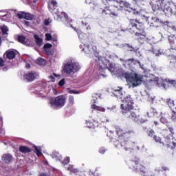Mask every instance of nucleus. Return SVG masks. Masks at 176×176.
Here are the masks:
<instances>
[{"label":"nucleus","instance_id":"f257e3e1","mask_svg":"<svg viewBox=\"0 0 176 176\" xmlns=\"http://www.w3.org/2000/svg\"><path fill=\"white\" fill-rule=\"evenodd\" d=\"M110 71L116 75H121L122 78H124V79L126 80V83L129 89H131V87H137V86H140V85L142 83V80H144V76L138 74L130 73L129 72L122 71L121 69H118V71L117 68H111Z\"/></svg>","mask_w":176,"mask_h":176},{"label":"nucleus","instance_id":"f03ea898","mask_svg":"<svg viewBox=\"0 0 176 176\" xmlns=\"http://www.w3.org/2000/svg\"><path fill=\"white\" fill-rule=\"evenodd\" d=\"M122 88L120 89H114L113 94L120 98L122 104H121V109L123 115H126V113H129L131 109H133V104L134 102L133 101V98L130 95L126 94L124 93H122Z\"/></svg>","mask_w":176,"mask_h":176},{"label":"nucleus","instance_id":"7ed1b4c3","mask_svg":"<svg viewBox=\"0 0 176 176\" xmlns=\"http://www.w3.org/2000/svg\"><path fill=\"white\" fill-rule=\"evenodd\" d=\"M148 85L149 86H155L157 85L159 87H162L163 89H168L171 86H176V80L170 79H162V78L153 77L152 79L148 80Z\"/></svg>","mask_w":176,"mask_h":176},{"label":"nucleus","instance_id":"20e7f679","mask_svg":"<svg viewBox=\"0 0 176 176\" xmlns=\"http://www.w3.org/2000/svg\"><path fill=\"white\" fill-rule=\"evenodd\" d=\"M80 69V65L79 63L74 60L73 59L67 60L63 65V72L66 75L74 74Z\"/></svg>","mask_w":176,"mask_h":176},{"label":"nucleus","instance_id":"39448f33","mask_svg":"<svg viewBox=\"0 0 176 176\" xmlns=\"http://www.w3.org/2000/svg\"><path fill=\"white\" fill-rule=\"evenodd\" d=\"M48 8L50 12L52 13L54 19H56V20H60V19H63V17L67 19V16L65 12H60L58 10H56V8H57V1H56V0H50L48 2Z\"/></svg>","mask_w":176,"mask_h":176},{"label":"nucleus","instance_id":"423d86ee","mask_svg":"<svg viewBox=\"0 0 176 176\" xmlns=\"http://www.w3.org/2000/svg\"><path fill=\"white\" fill-rule=\"evenodd\" d=\"M67 99L64 96H58L56 98H52L50 99V105L52 109H60L65 105Z\"/></svg>","mask_w":176,"mask_h":176},{"label":"nucleus","instance_id":"0eeeda50","mask_svg":"<svg viewBox=\"0 0 176 176\" xmlns=\"http://www.w3.org/2000/svg\"><path fill=\"white\" fill-rule=\"evenodd\" d=\"M98 63H99V65H100L99 76L100 78H101V76H102L103 78H106L107 72L109 71V69L108 68V64H107L108 60H105V58H101L98 59Z\"/></svg>","mask_w":176,"mask_h":176},{"label":"nucleus","instance_id":"6e6552de","mask_svg":"<svg viewBox=\"0 0 176 176\" xmlns=\"http://www.w3.org/2000/svg\"><path fill=\"white\" fill-rule=\"evenodd\" d=\"M119 11V8L116 6H111L109 7H106L105 9L102 10V14H113V16H118V12Z\"/></svg>","mask_w":176,"mask_h":176},{"label":"nucleus","instance_id":"1a4fd4ad","mask_svg":"<svg viewBox=\"0 0 176 176\" xmlns=\"http://www.w3.org/2000/svg\"><path fill=\"white\" fill-rule=\"evenodd\" d=\"M18 19H25V20H34L35 16L30 12H21L17 14Z\"/></svg>","mask_w":176,"mask_h":176},{"label":"nucleus","instance_id":"9d476101","mask_svg":"<svg viewBox=\"0 0 176 176\" xmlns=\"http://www.w3.org/2000/svg\"><path fill=\"white\" fill-rule=\"evenodd\" d=\"M125 64L129 65V67H133V65H137V64L140 65V67L142 69H144V65H141V62L138 60L129 59L125 61Z\"/></svg>","mask_w":176,"mask_h":176},{"label":"nucleus","instance_id":"9b49d317","mask_svg":"<svg viewBox=\"0 0 176 176\" xmlns=\"http://www.w3.org/2000/svg\"><path fill=\"white\" fill-rule=\"evenodd\" d=\"M82 52H85L87 54H96V52H97V47L94 46L90 50V46L85 45V47H82Z\"/></svg>","mask_w":176,"mask_h":176},{"label":"nucleus","instance_id":"f8f14e48","mask_svg":"<svg viewBox=\"0 0 176 176\" xmlns=\"http://www.w3.org/2000/svg\"><path fill=\"white\" fill-rule=\"evenodd\" d=\"M45 92L47 96H49V94H58V92L54 89L53 85H46Z\"/></svg>","mask_w":176,"mask_h":176},{"label":"nucleus","instance_id":"ddd939ff","mask_svg":"<svg viewBox=\"0 0 176 176\" xmlns=\"http://www.w3.org/2000/svg\"><path fill=\"white\" fill-rule=\"evenodd\" d=\"M97 101V98H94L91 100V109H95V111H100V112H105V108L102 107H98L96 105L95 102Z\"/></svg>","mask_w":176,"mask_h":176},{"label":"nucleus","instance_id":"4468645a","mask_svg":"<svg viewBox=\"0 0 176 176\" xmlns=\"http://www.w3.org/2000/svg\"><path fill=\"white\" fill-rule=\"evenodd\" d=\"M1 160L2 162H3V163L9 164L10 163H12V162H13V156H12V155L10 154H4L2 156Z\"/></svg>","mask_w":176,"mask_h":176},{"label":"nucleus","instance_id":"2eb2a0df","mask_svg":"<svg viewBox=\"0 0 176 176\" xmlns=\"http://www.w3.org/2000/svg\"><path fill=\"white\" fill-rule=\"evenodd\" d=\"M113 3H118L120 8H129L130 4L126 1H123L122 0H113Z\"/></svg>","mask_w":176,"mask_h":176},{"label":"nucleus","instance_id":"dca6fc26","mask_svg":"<svg viewBox=\"0 0 176 176\" xmlns=\"http://www.w3.org/2000/svg\"><path fill=\"white\" fill-rule=\"evenodd\" d=\"M137 23H135V21L132 20L131 21V23L129 24V32H131V34H133V32H135V31H137L138 30V28H137Z\"/></svg>","mask_w":176,"mask_h":176},{"label":"nucleus","instance_id":"f3484780","mask_svg":"<svg viewBox=\"0 0 176 176\" xmlns=\"http://www.w3.org/2000/svg\"><path fill=\"white\" fill-rule=\"evenodd\" d=\"M93 122H91V120H87L86 126L89 129H96V127H98V126H100L99 124H97L98 122L96 121L93 120Z\"/></svg>","mask_w":176,"mask_h":176},{"label":"nucleus","instance_id":"a211bd4d","mask_svg":"<svg viewBox=\"0 0 176 176\" xmlns=\"http://www.w3.org/2000/svg\"><path fill=\"white\" fill-rule=\"evenodd\" d=\"M52 47H53V45L50 43H46L44 45V52L48 56L52 54Z\"/></svg>","mask_w":176,"mask_h":176},{"label":"nucleus","instance_id":"6ab92c4d","mask_svg":"<svg viewBox=\"0 0 176 176\" xmlns=\"http://www.w3.org/2000/svg\"><path fill=\"white\" fill-rule=\"evenodd\" d=\"M24 79L27 82H32L35 79V74L32 72H29L24 76Z\"/></svg>","mask_w":176,"mask_h":176},{"label":"nucleus","instance_id":"aec40b11","mask_svg":"<svg viewBox=\"0 0 176 176\" xmlns=\"http://www.w3.org/2000/svg\"><path fill=\"white\" fill-rule=\"evenodd\" d=\"M6 54L7 58H8L9 60H13V58L16 57V51L10 50L6 52Z\"/></svg>","mask_w":176,"mask_h":176},{"label":"nucleus","instance_id":"412c9836","mask_svg":"<svg viewBox=\"0 0 176 176\" xmlns=\"http://www.w3.org/2000/svg\"><path fill=\"white\" fill-rule=\"evenodd\" d=\"M117 134H118V137H129V133L126 132V131H124L120 128H118L117 129Z\"/></svg>","mask_w":176,"mask_h":176},{"label":"nucleus","instance_id":"4be33fe9","mask_svg":"<svg viewBox=\"0 0 176 176\" xmlns=\"http://www.w3.org/2000/svg\"><path fill=\"white\" fill-rule=\"evenodd\" d=\"M68 171H70V173H74V174H76V175H80V174H83L82 172L78 171V169L74 168V166L69 165V167H67Z\"/></svg>","mask_w":176,"mask_h":176},{"label":"nucleus","instance_id":"5701e85b","mask_svg":"<svg viewBox=\"0 0 176 176\" xmlns=\"http://www.w3.org/2000/svg\"><path fill=\"white\" fill-rule=\"evenodd\" d=\"M169 42L173 50H176V38L175 36H169Z\"/></svg>","mask_w":176,"mask_h":176},{"label":"nucleus","instance_id":"b1692460","mask_svg":"<svg viewBox=\"0 0 176 176\" xmlns=\"http://www.w3.org/2000/svg\"><path fill=\"white\" fill-rule=\"evenodd\" d=\"M34 38L37 46H42V45H43V39L41 38L39 36L34 34Z\"/></svg>","mask_w":176,"mask_h":176},{"label":"nucleus","instance_id":"393cba45","mask_svg":"<svg viewBox=\"0 0 176 176\" xmlns=\"http://www.w3.org/2000/svg\"><path fill=\"white\" fill-rule=\"evenodd\" d=\"M76 31H77L79 39H80L81 41H86V39H87V34L80 32V30H76Z\"/></svg>","mask_w":176,"mask_h":176},{"label":"nucleus","instance_id":"a878e982","mask_svg":"<svg viewBox=\"0 0 176 176\" xmlns=\"http://www.w3.org/2000/svg\"><path fill=\"white\" fill-rule=\"evenodd\" d=\"M52 159H54L55 160H61L62 157L61 155L58 152H54L52 155Z\"/></svg>","mask_w":176,"mask_h":176},{"label":"nucleus","instance_id":"bb28decb","mask_svg":"<svg viewBox=\"0 0 176 176\" xmlns=\"http://www.w3.org/2000/svg\"><path fill=\"white\" fill-rule=\"evenodd\" d=\"M146 115L148 118H152V116H157V111H156L155 109H151L150 112H147Z\"/></svg>","mask_w":176,"mask_h":176},{"label":"nucleus","instance_id":"cd10ccee","mask_svg":"<svg viewBox=\"0 0 176 176\" xmlns=\"http://www.w3.org/2000/svg\"><path fill=\"white\" fill-rule=\"evenodd\" d=\"M18 41L20 42V43H22L23 45H28V43L27 42V39H25V37L23 36H18Z\"/></svg>","mask_w":176,"mask_h":176},{"label":"nucleus","instance_id":"c85d7f7f","mask_svg":"<svg viewBox=\"0 0 176 176\" xmlns=\"http://www.w3.org/2000/svg\"><path fill=\"white\" fill-rule=\"evenodd\" d=\"M34 153L37 156H42V148L41 146H34Z\"/></svg>","mask_w":176,"mask_h":176},{"label":"nucleus","instance_id":"c756f323","mask_svg":"<svg viewBox=\"0 0 176 176\" xmlns=\"http://www.w3.org/2000/svg\"><path fill=\"white\" fill-rule=\"evenodd\" d=\"M19 149L22 153H30L31 152V149L24 146H21Z\"/></svg>","mask_w":176,"mask_h":176},{"label":"nucleus","instance_id":"7c9ffc66","mask_svg":"<svg viewBox=\"0 0 176 176\" xmlns=\"http://www.w3.org/2000/svg\"><path fill=\"white\" fill-rule=\"evenodd\" d=\"M1 30L2 31L3 35H8V32H9V28L8 26L3 25L1 27Z\"/></svg>","mask_w":176,"mask_h":176},{"label":"nucleus","instance_id":"2f4dec72","mask_svg":"<svg viewBox=\"0 0 176 176\" xmlns=\"http://www.w3.org/2000/svg\"><path fill=\"white\" fill-rule=\"evenodd\" d=\"M36 64H38V65H45L46 60L42 58H39L36 60Z\"/></svg>","mask_w":176,"mask_h":176},{"label":"nucleus","instance_id":"473e14b6","mask_svg":"<svg viewBox=\"0 0 176 176\" xmlns=\"http://www.w3.org/2000/svg\"><path fill=\"white\" fill-rule=\"evenodd\" d=\"M172 144L173 146L171 145L170 140L168 142V139H167L166 145L168 146V148H171V149H174V148H175L176 143L174 142H172Z\"/></svg>","mask_w":176,"mask_h":176},{"label":"nucleus","instance_id":"72a5a7b5","mask_svg":"<svg viewBox=\"0 0 176 176\" xmlns=\"http://www.w3.org/2000/svg\"><path fill=\"white\" fill-rule=\"evenodd\" d=\"M131 116L132 119H133V120H136L137 122H138V118H140V116H137V114H135V113L131 112Z\"/></svg>","mask_w":176,"mask_h":176},{"label":"nucleus","instance_id":"f704fd0d","mask_svg":"<svg viewBox=\"0 0 176 176\" xmlns=\"http://www.w3.org/2000/svg\"><path fill=\"white\" fill-rule=\"evenodd\" d=\"M166 103L168 104V105H169L170 108H171L172 107H174V100L171 99H168L166 100Z\"/></svg>","mask_w":176,"mask_h":176},{"label":"nucleus","instance_id":"c9c22d12","mask_svg":"<svg viewBox=\"0 0 176 176\" xmlns=\"http://www.w3.org/2000/svg\"><path fill=\"white\" fill-rule=\"evenodd\" d=\"M68 92L69 94H79V91L71 89H67Z\"/></svg>","mask_w":176,"mask_h":176},{"label":"nucleus","instance_id":"e433bc0d","mask_svg":"<svg viewBox=\"0 0 176 176\" xmlns=\"http://www.w3.org/2000/svg\"><path fill=\"white\" fill-rule=\"evenodd\" d=\"M50 82H56V78H54V76H48V81H47V82L49 83Z\"/></svg>","mask_w":176,"mask_h":176},{"label":"nucleus","instance_id":"4c0bfd02","mask_svg":"<svg viewBox=\"0 0 176 176\" xmlns=\"http://www.w3.org/2000/svg\"><path fill=\"white\" fill-rule=\"evenodd\" d=\"M169 60H170V63H175L176 56L174 55H171L170 56H169Z\"/></svg>","mask_w":176,"mask_h":176},{"label":"nucleus","instance_id":"58836bf2","mask_svg":"<svg viewBox=\"0 0 176 176\" xmlns=\"http://www.w3.org/2000/svg\"><path fill=\"white\" fill-rule=\"evenodd\" d=\"M171 119L173 122H176V113L175 111H173L171 114Z\"/></svg>","mask_w":176,"mask_h":176},{"label":"nucleus","instance_id":"ea45409f","mask_svg":"<svg viewBox=\"0 0 176 176\" xmlns=\"http://www.w3.org/2000/svg\"><path fill=\"white\" fill-rule=\"evenodd\" d=\"M68 163H69V157H67L64 162H62V164H63V166H65V164H68Z\"/></svg>","mask_w":176,"mask_h":176},{"label":"nucleus","instance_id":"a19ab883","mask_svg":"<svg viewBox=\"0 0 176 176\" xmlns=\"http://www.w3.org/2000/svg\"><path fill=\"white\" fill-rule=\"evenodd\" d=\"M45 39L46 41H52V34L47 33L45 34Z\"/></svg>","mask_w":176,"mask_h":176},{"label":"nucleus","instance_id":"79ce46f5","mask_svg":"<svg viewBox=\"0 0 176 176\" xmlns=\"http://www.w3.org/2000/svg\"><path fill=\"white\" fill-rule=\"evenodd\" d=\"M6 16H8V12L0 11V17H6Z\"/></svg>","mask_w":176,"mask_h":176},{"label":"nucleus","instance_id":"37998d69","mask_svg":"<svg viewBox=\"0 0 176 176\" xmlns=\"http://www.w3.org/2000/svg\"><path fill=\"white\" fill-rule=\"evenodd\" d=\"M52 23V20L50 19H45L44 21L45 25H49Z\"/></svg>","mask_w":176,"mask_h":176},{"label":"nucleus","instance_id":"c03bdc74","mask_svg":"<svg viewBox=\"0 0 176 176\" xmlns=\"http://www.w3.org/2000/svg\"><path fill=\"white\" fill-rule=\"evenodd\" d=\"M135 35L136 36H143L144 38V36H145V32H143L142 33H140L138 32H136Z\"/></svg>","mask_w":176,"mask_h":176},{"label":"nucleus","instance_id":"a18cd8bd","mask_svg":"<svg viewBox=\"0 0 176 176\" xmlns=\"http://www.w3.org/2000/svg\"><path fill=\"white\" fill-rule=\"evenodd\" d=\"M154 140L155 142H159L160 144H162V139L160 138H157V136H154Z\"/></svg>","mask_w":176,"mask_h":176},{"label":"nucleus","instance_id":"49530a36","mask_svg":"<svg viewBox=\"0 0 176 176\" xmlns=\"http://www.w3.org/2000/svg\"><path fill=\"white\" fill-rule=\"evenodd\" d=\"M59 86H64V85H65V79H62L59 81L58 82Z\"/></svg>","mask_w":176,"mask_h":176},{"label":"nucleus","instance_id":"de8ad7c7","mask_svg":"<svg viewBox=\"0 0 176 176\" xmlns=\"http://www.w3.org/2000/svg\"><path fill=\"white\" fill-rule=\"evenodd\" d=\"M69 101L70 104H72L73 105V104L75 101L74 96H69Z\"/></svg>","mask_w":176,"mask_h":176},{"label":"nucleus","instance_id":"09e8293b","mask_svg":"<svg viewBox=\"0 0 176 176\" xmlns=\"http://www.w3.org/2000/svg\"><path fill=\"white\" fill-rule=\"evenodd\" d=\"M153 53L155 56H162V53L159 50H154Z\"/></svg>","mask_w":176,"mask_h":176},{"label":"nucleus","instance_id":"8fccbe9b","mask_svg":"<svg viewBox=\"0 0 176 176\" xmlns=\"http://www.w3.org/2000/svg\"><path fill=\"white\" fill-rule=\"evenodd\" d=\"M160 122L163 123L164 124H166L167 123V120L163 117L160 118Z\"/></svg>","mask_w":176,"mask_h":176},{"label":"nucleus","instance_id":"3c124183","mask_svg":"<svg viewBox=\"0 0 176 176\" xmlns=\"http://www.w3.org/2000/svg\"><path fill=\"white\" fill-rule=\"evenodd\" d=\"M3 65H5V61L0 58V67H3Z\"/></svg>","mask_w":176,"mask_h":176},{"label":"nucleus","instance_id":"603ef678","mask_svg":"<svg viewBox=\"0 0 176 176\" xmlns=\"http://www.w3.org/2000/svg\"><path fill=\"white\" fill-rule=\"evenodd\" d=\"M140 160L137 159V160L133 161L131 162V164H133V166H134V164H135V166L138 165V162Z\"/></svg>","mask_w":176,"mask_h":176},{"label":"nucleus","instance_id":"864d4df0","mask_svg":"<svg viewBox=\"0 0 176 176\" xmlns=\"http://www.w3.org/2000/svg\"><path fill=\"white\" fill-rule=\"evenodd\" d=\"M99 152L100 153H102V154L105 153V148H100Z\"/></svg>","mask_w":176,"mask_h":176},{"label":"nucleus","instance_id":"5fc2aeb1","mask_svg":"<svg viewBox=\"0 0 176 176\" xmlns=\"http://www.w3.org/2000/svg\"><path fill=\"white\" fill-rule=\"evenodd\" d=\"M100 121L102 122V123H107V122H108V119L104 118H101Z\"/></svg>","mask_w":176,"mask_h":176},{"label":"nucleus","instance_id":"6e6d98bb","mask_svg":"<svg viewBox=\"0 0 176 176\" xmlns=\"http://www.w3.org/2000/svg\"><path fill=\"white\" fill-rule=\"evenodd\" d=\"M153 134H155V132L152 130H151L149 132H148V135L150 137H152V135H153Z\"/></svg>","mask_w":176,"mask_h":176},{"label":"nucleus","instance_id":"4d7b16f0","mask_svg":"<svg viewBox=\"0 0 176 176\" xmlns=\"http://www.w3.org/2000/svg\"><path fill=\"white\" fill-rule=\"evenodd\" d=\"M25 25H27L28 27L30 26V22H29V21H25Z\"/></svg>","mask_w":176,"mask_h":176},{"label":"nucleus","instance_id":"13d9d810","mask_svg":"<svg viewBox=\"0 0 176 176\" xmlns=\"http://www.w3.org/2000/svg\"><path fill=\"white\" fill-rule=\"evenodd\" d=\"M53 75H54V76H55V78H59V76H60L59 74H54Z\"/></svg>","mask_w":176,"mask_h":176},{"label":"nucleus","instance_id":"bf43d9fd","mask_svg":"<svg viewBox=\"0 0 176 176\" xmlns=\"http://www.w3.org/2000/svg\"><path fill=\"white\" fill-rule=\"evenodd\" d=\"M86 28H87V30H91V27H90V25L87 26Z\"/></svg>","mask_w":176,"mask_h":176},{"label":"nucleus","instance_id":"052dcab7","mask_svg":"<svg viewBox=\"0 0 176 176\" xmlns=\"http://www.w3.org/2000/svg\"><path fill=\"white\" fill-rule=\"evenodd\" d=\"M31 67V65H30V64L27 63L26 64V68H30Z\"/></svg>","mask_w":176,"mask_h":176},{"label":"nucleus","instance_id":"680f3d73","mask_svg":"<svg viewBox=\"0 0 176 176\" xmlns=\"http://www.w3.org/2000/svg\"><path fill=\"white\" fill-rule=\"evenodd\" d=\"M134 168H135V170L140 168V166H137L136 167L135 166H133Z\"/></svg>","mask_w":176,"mask_h":176},{"label":"nucleus","instance_id":"e2e57ef3","mask_svg":"<svg viewBox=\"0 0 176 176\" xmlns=\"http://www.w3.org/2000/svg\"><path fill=\"white\" fill-rule=\"evenodd\" d=\"M1 45H2V39L0 37V46H1Z\"/></svg>","mask_w":176,"mask_h":176},{"label":"nucleus","instance_id":"0e129e2a","mask_svg":"<svg viewBox=\"0 0 176 176\" xmlns=\"http://www.w3.org/2000/svg\"><path fill=\"white\" fill-rule=\"evenodd\" d=\"M129 49L130 52H133V48L131 47H129Z\"/></svg>","mask_w":176,"mask_h":176},{"label":"nucleus","instance_id":"69168bd1","mask_svg":"<svg viewBox=\"0 0 176 176\" xmlns=\"http://www.w3.org/2000/svg\"><path fill=\"white\" fill-rule=\"evenodd\" d=\"M82 23L83 25H87V23H85L84 21H82Z\"/></svg>","mask_w":176,"mask_h":176},{"label":"nucleus","instance_id":"338daca9","mask_svg":"<svg viewBox=\"0 0 176 176\" xmlns=\"http://www.w3.org/2000/svg\"><path fill=\"white\" fill-rule=\"evenodd\" d=\"M150 99L151 100L152 102H153V100H155V98H150Z\"/></svg>","mask_w":176,"mask_h":176},{"label":"nucleus","instance_id":"774afa93","mask_svg":"<svg viewBox=\"0 0 176 176\" xmlns=\"http://www.w3.org/2000/svg\"><path fill=\"white\" fill-rule=\"evenodd\" d=\"M80 49H82V47H83V45H81L80 46Z\"/></svg>","mask_w":176,"mask_h":176}]
</instances>
